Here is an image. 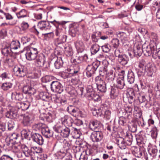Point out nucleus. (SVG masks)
<instances>
[{
  "label": "nucleus",
  "mask_w": 160,
  "mask_h": 160,
  "mask_svg": "<svg viewBox=\"0 0 160 160\" xmlns=\"http://www.w3.org/2000/svg\"><path fill=\"white\" fill-rule=\"evenodd\" d=\"M38 51L36 48L31 47L27 48L26 52V59L31 61L35 60L38 57Z\"/></svg>",
  "instance_id": "nucleus-1"
},
{
  "label": "nucleus",
  "mask_w": 160,
  "mask_h": 160,
  "mask_svg": "<svg viewBox=\"0 0 160 160\" xmlns=\"http://www.w3.org/2000/svg\"><path fill=\"white\" fill-rule=\"evenodd\" d=\"M103 72H106L105 81L104 83L107 85L108 88H110V87L114 86L113 80L115 78L114 74H113L112 71H110L108 74L107 73V70L106 69L103 70Z\"/></svg>",
  "instance_id": "nucleus-2"
},
{
  "label": "nucleus",
  "mask_w": 160,
  "mask_h": 160,
  "mask_svg": "<svg viewBox=\"0 0 160 160\" xmlns=\"http://www.w3.org/2000/svg\"><path fill=\"white\" fill-rule=\"evenodd\" d=\"M36 64L38 66L47 68L49 67V63L46 62L45 56L43 54L39 55L37 57Z\"/></svg>",
  "instance_id": "nucleus-3"
},
{
  "label": "nucleus",
  "mask_w": 160,
  "mask_h": 160,
  "mask_svg": "<svg viewBox=\"0 0 160 160\" xmlns=\"http://www.w3.org/2000/svg\"><path fill=\"white\" fill-rule=\"evenodd\" d=\"M38 27L39 31L36 29L35 30L37 32L39 33V31H42V33L50 29L51 26L48 22L46 21H42L38 22Z\"/></svg>",
  "instance_id": "nucleus-4"
},
{
  "label": "nucleus",
  "mask_w": 160,
  "mask_h": 160,
  "mask_svg": "<svg viewBox=\"0 0 160 160\" xmlns=\"http://www.w3.org/2000/svg\"><path fill=\"white\" fill-rule=\"evenodd\" d=\"M51 90L53 92L61 93L63 90L62 84L58 81H53L51 84Z\"/></svg>",
  "instance_id": "nucleus-5"
},
{
  "label": "nucleus",
  "mask_w": 160,
  "mask_h": 160,
  "mask_svg": "<svg viewBox=\"0 0 160 160\" xmlns=\"http://www.w3.org/2000/svg\"><path fill=\"white\" fill-rule=\"evenodd\" d=\"M34 116L32 113H25L23 118L22 123L24 126H29L34 120Z\"/></svg>",
  "instance_id": "nucleus-6"
},
{
  "label": "nucleus",
  "mask_w": 160,
  "mask_h": 160,
  "mask_svg": "<svg viewBox=\"0 0 160 160\" xmlns=\"http://www.w3.org/2000/svg\"><path fill=\"white\" fill-rule=\"evenodd\" d=\"M13 71L15 75L19 77H24L27 73L26 68L23 67L15 66Z\"/></svg>",
  "instance_id": "nucleus-7"
},
{
  "label": "nucleus",
  "mask_w": 160,
  "mask_h": 160,
  "mask_svg": "<svg viewBox=\"0 0 160 160\" xmlns=\"http://www.w3.org/2000/svg\"><path fill=\"white\" fill-rule=\"evenodd\" d=\"M96 83L98 90L101 92H104L106 91L107 85L99 77L96 78Z\"/></svg>",
  "instance_id": "nucleus-8"
},
{
  "label": "nucleus",
  "mask_w": 160,
  "mask_h": 160,
  "mask_svg": "<svg viewBox=\"0 0 160 160\" xmlns=\"http://www.w3.org/2000/svg\"><path fill=\"white\" fill-rule=\"evenodd\" d=\"M103 137L102 132L99 131H94L91 135V138L93 142H98L101 141Z\"/></svg>",
  "instance_id": "nucleus-9"
},
{
  "label": "nucleus",
  "mask_w": 160,
  "mask_h": 160,
  "mask_svg": "<svg viewBox=\"0 0 160 160\" xmlns=\"http://www.w3.org/2000/svg\"><path fill=\"white\" fill-rule=\"evenodd\" d=\"M32 138L34 142L39 145H42L44 142V140L41 135L37 133H34L31 135Z\"/></svg>",
  "instance_id": "nucleus-10"
},
{
  "label": "nucleus",
  "mask_w": 160,
  "mask_h": 160,
  "mask_svg": "<svg viewBox=\"0 0 160 160\" xmlns=\"http://www.w3.org/2000/svg\"><path fill=\"white\" fill-rule=\"evenodd\" d=\"M102 126V124L99 121L97 120H92L90 121L89 124L90 128L94 131H97Z\"/></svg>",
  "instance_id": "nucleus-11"
},
{
  "label": "nucleus",
  "mask_w": 160,
  "mask_h": 160,
  "mask_svg": "<svg viewBox=\"0 0 160 160\" xmlns=\"http://www.w3.org/2000/svg\"><path fill=\"white\" fill-rule=\"evenodd\" d=\"M61 121L63 125L67 126H69L72 125L73 120L70 116L66 115L61 118Z\"/></svg>",
  "instance_id": "nucleus-12"
},
{
  "label": "nucleus",
  "mask_w": 160,
  "mask_h": 160,
  "mask_svg": "<svg viewBox=\"0 0 160 160\" xmlns=\"http://www.w3.org/2000/svg\"><path fill=\"white\" fill-rule=\"evenodd\" d=\"M143 52L145 55L149 56L151 55L152 56L153 52L155 51L153 47H151L149 46H142Z\"/></svg>",
  "instance_id": "nucleus-13"
},
{
  "label": "nucleus",
  "mask_w": 160,
  "mask_h": 160,
  "mask_svg": "<svg viewBox=\"0 0 160 160\" xmlns=\"http://www.w3.org/2000/svg\"><path fill=\"white\" fill-rule=\"evenodd\" d=\"M156 71V68L155 67L151 65L150 64H148L145 67L144 72H146L148 76L151 77L153 74L155 73Z\"/></svg>",
  "instance_id": "nucleus-14"
},
{
  "label": "nucleus",
  "mask_w": 160,
  "mask_h": 160,
  "mask_svg": "<svg viewBox=\"0 0 160 160\" xmlns=\"http://www.w3.org/2000/svg\"><path fill=\"white\" fill-rule=\"evenodd\" d=\"M14 53L16 54L17 52L12 51L9 47H4L2 48V53L6 57L11 56Z\"/></svg>",
  "instance_id": "nucleus-15"
},
{
  "label": "nucleus",
  "mask_w": 160,
  "mask_h": 160,
  "mask_svg": "<svg viewBox=\"0 0 160 160\" xmlns=\"http://www.w3.org/2000/svg\"><path fill=\"white\" fill-rule=\"evenodd\" d=\"M17 112L14 108H12L7 111L6 116L8 118L13 119L16 118Z\"/></svg>",
  "instance_id": "nucleus-16"
},
{
  "label": "nucleus",
  "mask_w": 160,
  "mask_h": 160,
  "mask_svg": "<svg viewBox=\"0 0 160 160\" xmlns=\"http://www.w3.org/2000/svg\"><path fill=\"white\" fill-rule=\"evenodd\" d=\"M127 96L130 103H132L134 101L135 98V93L133 89H130L128 90Z\"/></svg>",
  "instance_id": "nucleus-17"
},
{
  "label": "nucleus",
  "mask_w": 160,
  "mask_h": 160,
  "mask_svg": "<svg viewBox=\"0 0 160 160\" xmlns=\"http://www.w3.org/2000/svg\"><path fill=\"white\" fill-rule=\"evenodd\" d=\"M21 148L23 153L26 157H29L32 155V150L29 149L28 147L25 145H22Z\"/></svg>",
  "instance_id": "nucleus-18"
},
{
  "label": "nucleus",
  "mask_w": 160,
  "mask_h": 160,
  "mask_svg": "<svg viewBox=\"0 0 160 160\" xmlns=\"http://www.w3.org/2000/svg\"><path fill=\"white\" fill-rule=\"evenodd\" d=\"M22 91L24 93L28 94L30 95L34 94L35 93V89L34 88H32L29 85L24 86Z\"/></svg>",
  "instance_id": "nucleus-19"
},
{
  "label": "nucleus",
  "mask_w": 160,
  "mask_h": 160,
  "mask_svg": "<svg viewBox=\"0 0 160 160\" xmlns=\"http://www.w3.org/2000/svg\"><path fill=\"white\" fill-rule=\"evenodd\" d=\"M111 88L110 96L113 99L118 96L119 94V91L117 88L115 86H113L110 87Z\"/></svg>",
  "instance_id": "nucleus-20"
},
{
  "label": "nucleus",
  "mask_w": 160,
  "mask_h": 160,
  "mask_svg": "<svg viewBox=\"0 0 160 160\" xmlns=\"http://www.w3.org/2000/svg\"><path fill=\"white\" fill-rule=\"evenodd\" d=\"M42 133L47 138H49L52 135V133L49 128L44 126L42 128Z\"/></svg>",
  "instance_id": "nucleus-21"
},
{
  "label": "nucleus",
  "mask_w": 160,
  "mask_h": 160,
  "mask_svg": "<svg viewBox=\"0 0 160 160\" xmlns=\"http://www.w3.org/2000/svg\"><path fill=\"white\" fill-rule=\"evenodd\" d=\"M93 67L91 64L88 65L87 67L86 73L88 77H91L92 75L94 74L96 70Z\"/></svg>",
  "instance_id": "nucleus-22"
},
{
  "label": "nucleus",
  "mask_w": 160,
  "mask_h": 160,
  "mask_svg": "<svg viewBox=\"0 0 160 160\" xmlns=\"http://www.w3.org/2000/svg\"><path fill=\"white\" fill-rule=\"evenodd\" d=\"M40 117L42 118V119L46 120L49 122H52L53 121L52 115L49 113L47 114H41Z\"/></svg>",
  "instance_id": "nucleus-23"
},
{
  "label": "nucleus",
  "mask_w": 160,
  "mask_h": 160,
  "mask_svg": "<svg viewBox=\"0 0 160 160\" xmlns=\"http://www.w3.org/2000/svg\"><path fill=\"white\" fill-rule=\"evenodd\" d=\"M18 105L19 108H21L23 110L28 109L30 105V103L28 102H20L18 103Z\"/></svg>",
  "instance_id": "nucleus-24"
},
{
  "label": "nucleus",
  "mask_w": 160,
  "mask_h": 160,
  "mask_svg": "<svg viewBox=\"0 0 160 160\" xmlns=\"http://www.w3.org/2000/svg\"><path fill=\"white\" fill-rule=\"evenodd\" d=\"M118 62L122 65H126L128 62V58L125 55H121L119 56L118 59Z\"/></svg>",
  "instance_id": "nucleus-25"
},
{
  "label": "nucleus",
  "mask_w": 160,
  "mask_h": 160,
  "mask_svg": "<svg viewBox=\"0 0 160 160\" xmlns=\"http://www.w3.org/2000/svg\"><path fill=\"white\" fill-rule=\"evenodd\" d=\"M10 47L12 50L14 52V50L20 48V43L18 41H12L11 43Z\"/></svg>",
  "instance_id": "nucleus-26"
},
{
  "label": "nucleus",
  "mask_w": 160,
  "mask_h": 160,
  "mask_svg": "<svg viewBox=\"0 0 160 160\" xmlns=\"http://www.w3.org/2000/svg\"><path fill=\"white\" fill-rule=\"evenodd\" d=\"M12 98L16 100L20 101L22 99L23 96L21 93L13 92L12 94Z\"/></svg>",
  "instance_id": "nucleus-27"
},
{
  "label": "nucleus",
  "mask_w": 160,
  "mask_h": 160,
  "mask_svg": "<svg viewBox=\"0 0 160 160\" xmlns=\"http://www.w3.org/2000/svg\"><path fill=\"white\" fill-rule=\"evenodd\" d=\"M134 52L136 55L140 56L143 52V48L140 45H138L134 48Z\"/></svg>",
  "instance_id": "nucleus-28"
},
{
  "label": "nucleus",
  "mask_w": 160,
  "mask_h": 160,
  "mask_svg": "<svg viewBox=\"0 0 160 160\" xmlns=\"http://www.w3.org/2000/svg\"><path fill=\"white\" fill-rule=\"evenodd\" d=\"M12 86V84L10 82H6L2 83L1 88L4 91H7L11 88Z\"/></svg>",
  "instance_id": "nucleus-29"
},
{
  "label": "nucleus",
  "mask_w": 160,
  "mask_h": 160,
  "mask_svg": "<svg viewBox=\"0 0 160 160\" xmlns=\"http://www.w3.org/2000/svg\"><path fill=\"white\" fill-rule=\"evenodd\" d=\"M100 49L99 46L97 44H94L91 46L90 50L92 54H96Z\"/></svg>",
  "instance_id": "nucleus-30"
},
{
  "label": "nucleus",
  "mask_w": 160,
  "mask_h": 160,
  "mask_svg": "<svg viewBox=\"0 0 160 160\" xmlns=\"http://www.w3.org/2000/svg\"><path fill=\"white\" fill-rule=\"evenodd\" d=\"M70 129L68 128H63L60 135L63 137L67 138L70 134Z\"/></svg>",
  "instance_id": "nucleus-31"
},
{
  "label": "nucleus",
  "mask_w": 160,
  "mask_h": 160,
  "mask_svg": "<svg viewBox=\"0 0 160 160\" xmlns=\"http://www.w3.org/2000/svg\"><path fill=\"white\" fill-rule=\"evenodd\" d=\"M134 81V75L132 71L128 72V81L130 83H133Z\"/></svg>",
  "instance_id": "nucleus-32"
},
{
  "label": "nucleus",
  "mask_w": 160,
  "mask_h": 160,
  "mask_svg": "<svg viewBox=\"0 0 160 160\" xmlns=\"http://www.w3.org/2000/svg\"><path fill=\"white\" fill-rule=\"evenodd\" d=\"M117 36L122 41L128 40V35L126 32H120L117 34Z\"/></svg>",
  "instance_id": "nucleus-33"
},
{
  "label": "nucleus",
  "mask_w": 160,
  "mask_h": 160,
  "mask_svg": "<svg viewBox=\"0 0 160 160\" xmlns=\"http://www.w3.org/2000/svg\"><path fill=\"white\" fill-rule=\"evenodd\" d=\"M64 52L66 55L68 57L71 56L73 54L72 48L69 46L64 47Z\"/></svg>",
  "instance_id": "nucleus-34"
},
{
  "label": "nucleus",
  "mask_w": 160,
  "mask_h": 160,
  "mask_svg": "<svg viewBox=\"0 0 160 160\" xmlns=\"http://www.w3.org/2000/svg\"><path fill=\"white\" fill-rule=\"evenodd\" d=\"M63 62L61 58H58L54 63V66L56 69H59L63 65Z\"/></svg>",
  "instance_id": "nucleus-35"
},
{
  "label": "nucleus",
  "mask_w": 160,
  "mask_h": 160,
  "mask_svg": "<svg viewBox=\"0 0 160 160\" xmlns=\"http://www.w3.org/2000/svg\"><path fill=\"white\" fill-rule=\"evenodd\" d=\"M5 63L8 64L9 66H12L14 64V59L11 56L6 57L4 60Z\"/></svg>",
  "instance_id": "nucleus-36"
},
{
  "label": "nucleus",
  "mask_w": 160,
  "mask_h": 160,
  "mask_svg": "<svg viewBox=\"0 0 160 160\" xmlns=\"http://www.w3.org/2000/svg\"><path fill=\"white\" fill-rule=\"evenodd\" d=\"M18 18H23L27 16V12L24 9L21 10L19 12L16 14Z\"/></svg>",
  "instance_id": "nucleus-37"
},
{
  "label": "nucleus",
  "mask_w": 160,
  "mask_h": 160,
  "mask_svg": "<svg viewBox=\"0 0 160 160\" xmlns=\"http://www.w3.org/2000/svg\"><path fill=\"white\" fill-rule=\"evenodd\" d=\"M63 143V147L66 151H67L71 148L72 145L71 141H64Z\"/></svg>",
  "instance_id": "nucleus-38"
},
{
  "label": "nucleus",
  "mask_w": 160,
  "mask_h": 160,
  "mask_svg": "<svg viewBox=\"0 0 160 160\" xmlns=\"http://www.w3.org/2000/svg\"><path fill=\"white\" fill-rule=\"evenodd\" d=\"M117 88L119 89H122L123 88L125 85V83L123 80L121 78H119L117 80Z\"/></svg>",
  "instance_id": "nucleus-39"
},
{
  "label": "nucleus",
  "mask_w": 160,
  "mask_h": 160,
  "mask_svg": "<svg viewBox=\"0 0 160 160\" xmlns=\"http://www.w3.org/2000/svg\"><path fill=\"white\" fill-rule=\"evenodd\" d=\"M145 64L146 62L144 60H141L139 62L138 66L140 69V70H141V74L143 75L144 73L145 70H143V68H145V67L146 66H145Z\"/></svg>",
  "instance_id": "nucleus-40"
},
{
  "label": "nucleus",
  "mask_w": 160,
  "mask_h": 160,
  "mask_svg": "<svg viewBox=\"0 0 160 160\" xmlns=\"http://www.w3.org/2000/svg\"><path fill=\"white\" fill-rule=\"evenodd\" d=\"M32 152H33V153H41L43 151L42 149L39 147H31Z\"/></svg>",
  "instance_id": "nucleus-41"
},
{
  "label": "nucleus",
  "mask_w": 160,
  "mask_h": 160,
  "mask_svg": "<svg viewBox=\"0 0 160 160\" xmlns=\"http://www.w3.org/2000/svg\"><path fill=\"white\" fill-rule=\"evenodd\" d=\"M0 160H13V156L11 154H3L0 158Z\"/></svg>",
  "instance_id": "nucleus-42"
},
{
  "label": "nucleus",
  "mask_w": 160,
  "mask_h": 160,
  "mask_svg": "<svg viewBox=\"0 0 160 160\" xmlns=\"http://www.w3.org/2000/svg\"><path fill=\"white\" fill-rule=\"evenodd\" d=\"M89 97L88 98H90L95 101H99L100 100V96L98 94L95 93V92L91 93V94H89Z\"/></svg>",
  "instance_id": "nucleus-43"
},
{
  "label": "nucleus",
  "mask_w": 160,
  "mask_h": 160,
  "mask_svg": "<svg viewBox=\"0 0 160 160\" xmlns=\"http://www.w3.org/2000/svg\"><path fill=\"white\" fill-rule=\"evenodd\" d=\"M29 26L27 22H23L21 23L20 27L19 28L21 31H24L28 28Z\"/></svg>",
  "instance_id": "nucleus-44"
},
{
  "label": "nucleus",
  "mask_w": 160,
  "mask_h": 160,
  "mask_svg": "<svg viewBox=\"0 0 160 160\" xmlns=\"http://www.w3.org/2000/svg\"><path fill=\"white\" fill-rule=\"evenodd\" d=\"M32 134L31 132L28 130L23 129L22 131V134L23 135L26 139H28L29 135Z\"/></svg>",
  "instance_id": "nucleus-45"
},
{
  "label": "nucleus",
  "mask_w": 160,
  "mask_h": 160,
  "mask_svg": "<svg viewBox=\"0 0 160 160\" xmlns=\"http://www.w3.org/2000/svg\"><path fill=\"white\" fill-rule=\"evenodd\" d=\"M97 58L101 61H102V63L105 64V66H107L108 64V62L106 60V57L102 54H99L97 57Z\"/></svg>",
  "instance_id": "nucleus-46"
},
{
  "label": "nucleus",
  "mask_w": 160,
  "mask_h": 160,
  "mask_svg": "<svg viewBox=\"0 0 160 160\" xmlns=\"http://www.w3.org/2000/svg\"><path fill=\"white\" fill-rule=\"evenodd\" d=\"M76 47L77 49L83 50L84 48V44L82 41H77L75 44Z\"/></svg>",
  "instance_id": "nucleus-47"
},
{
  "label": "nucleus",
  "mask_w": 160,
  "mask_h": 160,
  "mask_svg": "<svg viewBox=\"0 0 160 160\" xmlns=\"http://www.w3.org/2000/svg\"><path fill=\"white\" fill-rule=\"evenodd\" d=\"M151 134L152 137L153 138H156L158 134L157 128L156 127H153L152 128L151 131Z\"/></svg>",
  "instance_id": "nucleus-48"
},
{
  "label": "nucleus",
  "mask_w": 160,
  "mask_h": 160,
  "mask_svg": "<svg viewBox=\"0 0 160 160\" xmlns=\"http://www.w3.org/2000/svg\"><path fill=\"white\" fill-rule=\"evenodd\" d=\"M44 125H43L42 123H38L35 124L32 127L33 129L37 131L40 129L42 130V128L43 127Z\"/></svg>",
  "instance_id": "nucleus-49"
},
{
  "label": "nucleus",
  "mask_w": 160,
  "mask_h": 160,
  "mask_svg": "<svg viewBox=\"0 0 160 160\" xmlns=\"http://www.w3.org/2000/svg\"><path fill=\"white\" fill-rule=\"evenodd\" d=\"M118 145L121 149H125L127 143L123 140L122 141H118Z\"/></svg>",
  "instance_id": "nucleus-50"
},
{
  "label": "nucleus",
  "mask_w": 160,
  "mask_h": 160,
  "mask_svg": "<svg viewBox=\"0 0 160 160\" xmlns=\"http://www.w3.org/2000/svg\"><path fill=\"white\" fill-rule=\"evenodd\" d=\"M39 95L40 98L43 101H47L49 98V97L43 92L40 93Z\"/></svg>",
  "instance_id": "nucleus-51"
},
{
  "label": "nucleus",
  "mask_w": 160,
  "mask_h": 160,
  "mask_svg": "<svg viewBox=\"0 0 160 160\" xmlns=\"http://www.w3.org/2000/svg\"><path fill=\"white\" fill-rule=\"evenodd\" d=\"M111 43L112 45L114 48H117L119 45V41L117 38H114L111 41Z\"/></svg>",
  "instance_id": "nucleus-52"
},
{
  "label": "nucleus",
  "mask_w": 160,
  "mask_h": 160,
  "mask_svg": "<svg viewBox=\"0 0 160 160\" xmlns=\"http://www.w3.org/2000/svg\"><path fill=\"white\" fill-rule=\"evenodd\" d=\"M102 48L103 52L107 53L109 52L111 49V47L109 45L107 44L102 46Z\"/></svg>",
  "instance_id": "nucleus-53"
},
{
  "label": "nucleus",
  "mask_w": 160,
  "mask_h": 160,
  "mask_svg": "<svg viewBox=\"0 0 160 160\" xmlns=\"http://www.w3.org/2000/svg\"><path fill=\"white\" fill-rule=\"evenodd\" d=\"M87 93L86 94V96L88 97H89V94H91V93H94L93 92V89L91 86H88L86 88Z\"/></svg>",
  "instance_id": "nucleus-54"
},
{
  "label": "nucleus",
  "mask_w": 160,
  "mask_h": 160,
  "mask_svg": "<svg viewBox=\"0 0 160 160\" xmlns=\"http://www.w3.org/2000/svg\"><path fill=\"white\" fill-rule=\"evenodd\" d=\"M136 151H135V152L134 154V156L136 157L141 158L142 155V151L140 150L139 148L137 149Z\"/></svg>",
  "instance_id": "nucleus-55"
},
{
  "label": "nucleus",
  "mask_w": 160,
  "mask_h": 160,
  "mask_svg": "<svg viewBox=\"0 0 160 160\" xmlns=\"http://www.w3.org/2000/svg\"><path fill=\"white\" fill-rule=\"evenodd\" d=\"M63 128L60 126L56 125L53 128V129L56 132L61 133Z\"/></svg>",
  "instance_id": "nucleus-56"
},
{
  "label": "nucleus",
  "mask_w": 160,
  "mask_h": 160,
  "mask_svg": "<svg viewBox=\"0 0 160 160\" xmlns=\"http://www.w3.org/2000/svg\"><path fill=\"white\" fill-rule=\"evenodd\" d=\"M111 116V112L109 110H106L104 114V118L106 119L109 120L110 119Z\"/></svg>",
  "instance_id": "nucleus-57"
},
{
  "label": "nucleus",
  "mask_w": 160,
  "mask_h": 160,
  "mask_svg": "<svg viewBox=\"0 0 160 160\" xmlns=\"http://www.w3.org/2000/svg\"><path fill=\"white\" fill-rule=\"evenodd\" d=\"M42 34L44 35L46 37H48L50 38H52L54 37V33L53 32H47V31L42 33Z\"/></svg>",
  "instance_id": "nucleus-58"
},
{
  "label": "nucleus",
  "mask_w": 160,
  "mask_h": 160,
  "mask_svg": "<svg viewBox=\"0 0 160 160\" xmlns=\"http://www.w3.org/2000/svg\"><path fill=\"white\" fill-rule=\"evenodd\" d=\"M152 57L154 58H157L158 57L160 59V50L157 51L156 50L153 52Z\"/></svg>",
  "instance_id": "nucleus-59"
},
{
  "label": "nucleus",
  "mask_w": 160,
  "mask_h": 160,
  "mask_svg": "<svg viewBox=\"0 0 160 160\" xmlns=\"http://www.w3.org/2000/svg\"><path fill=\"white\" fill-rule=\"evenodd\" d=\"M100 64V62L98 60H96L93 62L91 64L92 66H93L94 68L96 70L98 68Z\"/></svg>",
  "instance_id": "nucleus-60"
},
{
  "label": "nucleus",
  "mask_w": 160,
  "mask_h": 160,
  "mask_svg": "<svg viewBox=\"0 0 160 160\" xmlns=\"http://www.w3.org/2000/svg\"><path fill=\"white\" fill-rule=\"evenodd\" d=\"M19 137V135L16 133H13L10 136V139L12 140H15L17 139Z\"/></svg>",
  "instance_id": "nucleus-61"
},
{
  "label": "nucleus",
  "mask_w": 160,
  "mask_h": 160,
  "mask_svg": "<svg viewBox=\"0 0 160 160\" xmlns=\"http://www.w3.org/2000/svg\"><path fill=\"white\" fill-rule=\"evenodd\" d=\"M125 110L126 113H128V116H130L132 114V108L130 106H127Z\"/></svg>",
  "instance_id": "nucleus-62"
},
{
  "label": "nucleus",
  "mask_w": 160,
  "mask_h": 160,
  "mask_svg": "<svg viewBox=\"0 0 160 160\" xmlns=\"http://www.w3.org/2000/svg\"><path fill=\"white\" fill-rule=\"evenodd\" d=\"M88 158V156L83 152L81 154L79 160H87Z\"/></svg>",
  "instance_id": "nucleus-63"
},
{
  "label": "nucleus",
  "mask_w": 160,
  "mask_h": 160,
  "mask_svg": "<svg viewBox=\"0 0 160 160\" xmlns=\"http://www.w3.org/2000/svg\"><path fill=\"white\" fill-rule=\"evenodd\" d=\"M126 122V119L124 117H121L119 118L118 122L120 125L123 126Z\"/></svg>",
  "instance_id": "nucleus-64"
}]
</instances>
